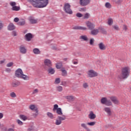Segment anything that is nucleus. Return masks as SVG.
Returning <instances> with one entry per match:
<instances>
[{
	"instance_id": "14",
	"label": "nucleus",
	"mask_w": 131,
	"mask_h": 131,
	"mask_svg": "<svg viewBox=\"0 0 131 131\" xmlns=\"http://www.w3.org/2000/svg\"><path fill=\"white\" fill-rule=\"evenodd\" d=\"M19 51L21 54H26L27 50L25 48V46L21 45L19 47Z\"/></svg>"
},
{
	"instance_id": "30",
	"label": "nucleus",
	"mask_w": 131,
	"mask_h": 131,
	"mask_svg": "<svg viewBox=\"0 0 131 131\" xmlns=\"http://www.w3.org/2000/svg\"><path fill=\"white\" fill-rule=\"evenodd\" d=\"M56 67L57 69H61V68H62V62L56 63Z\"/></svg>"
},
{
	"instance_id": "17",
	"label": "nucleus",
	"mask_w": 131,
	"mask_h": 131,
	"mask_svg": "<svg viewBox=\"0 0 131 131\" xmlns=\"http://www.w3.org/2000/svg\"><path fill=\"white\" fill-rule=\"evenodd\" d=\"M88 117L90 119L94 120L96 118V114H94V112L91 111L90 112V113L89 114Z\"/></svg>"
},
{
	"instance_id": "28",
	"label": "nucleus",
	"mask_w": 131,
	"mask_h": 131,
	"mask_svg": "<svg viewBox=\"0 0 131 131\" xmlns=\"http://www.w3.org/2000/svg\"><path fill=\"white\" fill-rule=\"evenodd\" d=\"M29 109L34 112L35 111V109H37V107H36L35 105L31 104L29 106Z\"/></svg>"
},
{
	"instance_id": "27",
	"label": "nucleus",
	"mask_w": 131,
	"mask_h": 131,
	"mask_svg": "<svg viewBox=\"0 0 131 131\" xmlns=\"http://www.w3.org/2000/svg\"><path fill=\"white\" fill-rule=\"evenodd\" d=\"M47 115L50 119H54V115L52 113L48 112Z\"/></svg>"
},
{
	"instance_id": "64",
	"label": "nucleus",
	"mask_w": 131,
	"mask_h": 131,
	"mask_svg": "<svg viewBox=\"0 0 131 131\" xmlns=\"http://www.w3.org/2000/svg\"><path fill=\"white\" fill-rule=\"evenodd\" d=\"M5 61H6L5 59L0 61V64H4V63H5Z\"/></svg>"
},
{
	"instance_id": "7",
	"label": "nucleus",
	"mask_w": 131,
	"mask_h": 131,
	"mask_svg": "<svg viewBox=\"0 0 131 131\" xmlns=\"http://www.w3.org/2000/svg\"><path fill=\"white\" fill-rule=\"evenodd\" d=\"M92 0H79V3L82 7H86L91 4Z\"/></svg>"
},
{
	"instance_id": "25",
	"label": "nucleus",
	"mask_w": 131,
	"mask_h": 131,
	"mask_svg": "<svg viewBox=\"0 0 131 131\" xmlns=\"http://www.w3.org/2000/svg\"><path fill=\"white\" fill-rule=\"evenodd\" d=\"M104 110L107 113L108 115H111V110L109 107H105Z\"/></svg>"
},
{
	"instance_id": "46",
	"label": "nucleus",
	"mask_w": 131,
	"mask_h": 131,
	"mask_svg": "<svg viewBox=\"0 0 131 131\" xmlns=\"http://www.w3.org/2000/svg\"><path fill=\"white\" fill-rule=\"evenodd\" d=\"M94 41H95V40L94 39V38H91L90 39V43L91 46L94 45Z\"/></svg>"
},
{
	"instance_id": "63",
	"label": "nucleus",
	"mask_w": 131,
	"mask_h": 131,
	"mask_svg": "<svg viewBox=\"0 0 131 131\" xmlns=\"http://www.w3.org/2000/svg\"><path fill=\"white\" fill-rule=\"evenodd\" d=\"M5 90L4 88H2L1 90H0V92L1 93H4L5 92Z\"/></svg>"
},
{
	"instance_id": "49",
	"label": "nucleus",
	"mask_w": 131,
	"mask_h": 131,
	"mask_svg": "<svg viewBox=\"0 0 131 131\" xmlns=\"http://www.w3.org/2000/svg\"><path fill=\"white\" fill-rule=\"evenodd\" d=\"M4 28V23L3 22L0 21V30H2Z\"/></svg>"
},
{
	"instance_id": "12",
	"label": "nucleus",
	"mask_w": 131,
	"mask_h": 131,
	"mask_svg": "<svg viewBox=\"0 0 131 131\" xmlns=\"http://www.w3.org/2000/svg\"><path fill=\"white\" fill-rule=\"evenodd\" d=\"M110 99L111 100L112 102L114 103V104H116V105H118V104H119V101H118V99H117L116 97H111Z\"/></svg>"
},
{
	"instance_id": "43",
	"label": "nucleus",
	"mask_w": 131,
	"mask_h": 131,
	"mask_svg": "<svg viewBox=\"0 0 131 131\" xmlns=\"http://www.w3.org/2000/svg\"><path fill=\"white\" fill-rule=\"evenodd\" d=\"M90 18V13H86L85 14L83 19H89Z\"/></svg>"
},
{
	"instance_id": "60",
	"label": "nucleus",
	"mask_w": 131,
	"mask_h": 131,
	"mask_svg": "<svg viewBox=\"0 0 131 131\" xmlns=\"http://www.w3.org/2000/svg\"><path fill=\"white\" fill-rule=\"evenodd\" d=\"M28 131H36V129H35L34 128H29L28 129Z\"/></svg>"
},
{
	"instance_id": "45",
	"label": "nucleus",
	"mask_w": 131,
	"mask_h": 131,
	"mask_svg": "<svg viewBox=\"0 0 131 131\" xmlns=\"http://www.w3.org/2000/svg\"><path fill=\"white\" fill-rule=\"evenodd\" d=\"M61 85H63L64 86H66V85H67V82L65 81H61Z\"/></svg>"
},
{
	"instance_id": "31",
	"label": "nucleus",
	"mask_w": 131,
	"mask_h": 131,
	"mask_svg": "<svg viewBox=\"0 0 131 131\" xmlns=\"http://www.w3.org/2000/svg\"><path fill=\"white\" fill-rule=\"evenodd\" d=\"M106 102H107V98L105 97H103L101 99V102L103 105H105Z\"/></svg>"
},
{
	"instance_id": "38",
	"label": "nucleus",
	"mask_w": 131,
	"mask_h": 131,
	"mask_svg": "<svg viewBox=\"0 0 131 131\" xmlns=\"http://www.w3.org/2000/svg\"><path fill=\"white\" fill-rule=\"evenodd\" d=\"M34 112H35V113L33 114V116L35 118L37 115H38V110L37 109H35Z\"/></svg>"
},
{
	"instance_id": "39",
	"label": "nucleus",
	"mask_w": 131,
	"mask_h": 131,
	"mask_svg": "<svg viewBox=\"0 0 131 131\" xmlns=\"http://www.w3.org/2000/svg\"><path fill=\"white\" fill-rule=\"evenodd\" d=\"M58 108H59V105H58V104H54L53 111L55 112L57 111Z\"/></svg>"
},
{
	"instance_id": "29",
	"label": "nucleus",
	"mask_w": 131,
	"mask_h": 131,
	"mask_svg": "<svg viewBox=\"0 0 131 131\" xmlns=\"http://www.w3.org/2000/svg\"><path fill=\"white\" fill-rule=\"evenodd\" d=\"M17 25L19 26H23V25H25V20L22 19V21H19L17 23Z\"/></svg>"
},
{
	"instance_id": "9",
	"label": "nucleus",
	"mask_w": 131,
	"mask_h": 131,
	"mask_svg": "<svg viewBox=\"0 0 131 131\" xmlns=\"http://www.w3.org/2000/svg\"><path fill=\"white\" fill-rule=\"evenodd\" d=\"M45 70L47 71L48 74H51V75H53V74H55V69L53 68L52 67L47 68V69H45Z\"/></svg>"
},
{
	"instance_id": "13",
	"label": "nucleus",
	"mask_w": 131,
	"mask_h": 131,
	"mask_svg": "<svg viewBox=\"0 0 131 131\" xmlns=\"http://www.w3.org/2000/svg\"><path fill=\"white\" fill-rule=\"evenodd\" d=\"M28 20L31 24H36V23H37V19H34V17H33V16H31L29 17Z\"/></svg>"
},
{
	"instance_id": "52",
	"label": "nucleus",
	"mask_w": 131,
	"mask_h": 131,
	"mask_svg": "<svg viewBox=\"0 0 131 131\" xmlns=\"http://www.w3.org/2000/svg\"><path fill=\"white\" fill-rule=\"evenodd\" d=\"M17 122L19 125H23V122L21 121L20 120H17Z\"/></svg>"
},
{
	"instance_id": "47",
	"label": "nucleus",
	"mask_w": 131,
	"mask_h": 131,
	"mask_svg": "<svg viewBox=\"0 0 131 131\" xmlns=\"http://www.w3.org/2000/svg\"><path fill=\"white\" fill-rule=\"evenodd\" d=\"M10 5L12 7H15V6H16V2H10Z\"/></svg>"
},
{
	"instance_id": "40",
	"label": "nucleus",
	"mask_w": 131,
	"mask_h": 131,
	"mask_svg": "<svg viewBox=\"0 0 131 131\" xmlns=\"http://www.w3.org/2000/svg\"><path fill=\"white\" fill-rule=\"evenodd\" d=\"M87 124L88 125H90V126H94L96 124V122H88Z\"/></svg>"
},
{
	"instance_id": "48",
	"label": "nucleus",
	"mask_w": 131,
	"mask_h": 131,
	"mask_svg": "<svg viewBox=\"0 0 131 131\" xmlns=\"http://www.w3.org/2000/svg\"><path fill=\"white\" fill-rule=\"evenodd\" d=\"M13 64V62H9L7 64V67H12Z\"/></svg>"
},
{
	"instance_id": "36",
	"label": "nucleus",
	"mask_w": 131,
	"mask_h": 131,
	"mask_svg": "<svg viewBox=\"0 0 131 131\" xmlns=\"http://www.w3.org/2000/svg\"><path fill=\"white\" fill-rule=\"evenodd\" d=\"M19 118H20V119H22L23 120H24V121H25L27 119V117H26L24 115H19Z\"/></svg>"
},
{
	"instance_id": "2",
	"label": "nucleus",
	"mask_w": 131,
	"mask_h": 131,
	"mask_svg": "<svg viewBox=\"0 0 131 131\" xmlns=\"http://www.w3.org/2000/svg\"><path fill=\"white\" fill-rule=\"evenodd\" d=\"M56 113L58 115H61L57 116V118L55 121V124L56 125H60L62 123V121L66 120V116L63 115V113L62 112V108L59 107L56 111Z\"/></svg>"
},
{
	"instance_id": "5",
	"label": "nucleus",
	"mask_w": 131,
	"mask_h": 131,
	"mask_svg": "<svg viewBox=\"0 0 131 131\" xmlns=\"http://www.w3.org/2000/svg\"><path fill=\"white\" fill-rule=\"evenodd\" d=\"M63 11L66 14H69V15H72L73 14V11L71 9V5L69 3H66L64 5Z\"/></svg>"
},
{
	"instance_id": "16",
	"label": "nucleus",
	"mask_w": 131,
	"mask_h": 131,
	"mask_svg": "<svg viewBox=\"0 0 131 131\" xmlns=\"http://www.w3.org/2000/svg\"><path fill=\"white\" fill-rule=\"evenodd\" d=\"M21 83L19 81H13L11 83V86L12 88H17V86H19Z\"/></svg>"
},
{
	"instance_id": "56",
	"label": "nucleus",
	"mask_w": 131,
	"mask_h": 131,
	"mask_svg": "<svg viewBox=\"0 0 131 131\" xmlns=\"http://www.w3.org/2000/svg\"><path fill=\"white\" fill-rule=\"evenodd\" d=\"M123 0H116V4H121Z\"/></svg>"
},
{
	"instance_id": "55",
	"label": "nucleus",
	"mask_w": 131,
	"mask_h": 131,
	"mask_svg": "<svg viewBox=\"0 0 131 131\" xmlns=\"http://www.w3.org/2000/svg\"><path fill=\"white\" fill-rule=\"evenodd\" d=\"M12 35H13V36H17V33L16 32V31H12Z\"/></svg>"
},
{
	"instance_id": "35",
	"label": "nucleus",
	"mask_w": 131,
	"mask_h": 131,
	"mask_svg": "<svg viewBox=\"0 0 131 131\" xmlns=\"http://www.w3.org/2000/svg\"><path fill=\"white\" fill-rule=\"evenodd\" d=\"M106 106H112V102L110 100H107L106 102H105Z\"/></svg>"
},
{
	"instance_id": "18",
	"label": "nucleus",
	"mask_w": 131,
	"mask_h": 131,
	"mask_svg": "<svg viewBox=\"0 0 131 131\" xmlns=\"http://www.w3.org/2000/svg\"><path fill=\"white\" fill-rule=\"evenodd\" d=\"M99 48L100 50H101V51H104V50H106V46L103 43V42H101L98 45Z\"/></svg>"
},
{
	"instance_id": "24",
	"label": "nucleus",
	"mask_w": 131,
	"mask_h": 131,
	"mask_svg": "<svg viewBox=\"0 0 131 131\" xmlns=\"http://www.w3.org/2000/svg\"><path fill=\"white\" fill-rule=\"evenodd\" d=\"M80 39H83L84 41H88L89 40V38L86 35H82L80 36Z\"/></svg>"
},
{
	"instance_id": "15",
	"label": "nucleus",
	"mask_w": 131,
	"mask_h": 131,
	"mask_svg": "<svg viewBox=\"0 0 131 131\" xmlns=\"http://www.w3.org/2000/svg\"><path fill=\"white\" fill-rule=\"evenodd\" d=\"M74 30H86V27H79V26H75L73 28Z\"/></svg>"
},
{
	"instance_id": "6",
	"label": "nucleus",
	"mask_w": 131,
	"mask_h": 131,
	"mask_svg": "<svg viewBox=\"0 0 131 131\" xmlns=\"http://www.w3.org/2000/svg\"><path fill=\"white\" fill-rule=\"evenodd\" d=\"M53 64L52 61L50 59H46L44 60V69H47L50 67H52Z\"/></svg>"
},
{
	"instance_id": "42",
	"label": "nucleus",
	"mask_w": 131,
	"mask_h": 131,
	"mask_svg": "<svg viewBox=\"0 0 131 131\" xmlns=\"http://www.w3.org/2000/svg\"><path fill=\"white\" fill-rule=\"evenodd\" d=\"M60 81H61V80H60V78H57L55 79V83L56 84H59V83H60Z\"/></svg>"
},
{
	"instance_id": "62",
	"label": "nucleus",
	"mask_w": 131,
	"mask_h": 131,
	"mask_svg": "<svg viewBox=\"0 0 131 131\" xmlns=\"http://www.w3.org/2000/svg\"><path fill=\"white\" fill-rule=\"evenodd\" d=\"M5 71L8 73H10V72H11V69L7 68L6 69Z\"/></svg>"
},
{
	"instance_id": "34",
	"label": "nucleus",
	"mask_w": 131,
	"mask_h": 131,
	"mask_svg": "<svg viewBox=\"0 0 131 131\" xmlns=\"http://www.w3.org/2000/svg\"><path fill=\"white\" fill-rule=\"evenodd\" d=\"M107 24L110 25V26H111V25L113 24V19H112V18H108Z\"/></svg>"
},
{
	"instance_id": "57",
	"label": "nucleus",
	"mask_w": 131,
	"mask_h": 131,
	"mask_svg": "<svg viewBox=\"0 0 131 131\" xmlns=\"http://www.w3.org/2000/svg\"><path fill=\"white\" fill-rule=\"evenodd\" d=\"M38 93V89H35L34 91L33 92L32 94L33 95H34V94H36Z\"/></svg>"
},
{
	"instance_id": "4",
	"label": "nucleus",
	"mask_w": 131,
	"mask_h": 131,
	"mask_svg": "<svg viewBox=\"0 0 131 131\" xmlns=\"http://www.w3.org/2000/svg\"><path fill=\"white\" fill-rule=\"evenodd\" d=\"M15 75L18 78H23L24 80H29V77L24 75L21 69H18L15 71Z\"/></svg>"
},
{
	"instance_id": "23",
	"label": "nucleus",
	"mask_w": 131,
	"mask_h": 131,
	"mask_svg": "<svg viewBox=\"0 0 131 131\" xmlns=\"http://www.w3.org/2000/svg\"><path fill=\"white\" fill-rule=\"evenodd\" d=\"M33 52L35 55H39L40 54V51L37 48H35L33 50Z\"/></svg>"
},
{
	"instance_id": "41",
	"label": "nucleus",
	"mask_w": 131,
	"mask_h": 131,
	"mask_svg": "<svg viewBox=\"0 0 131 131\" xmlns=\"http://www.w3.org/2000/svg\"><path fill=\"white\" fill-rule=\"evenodd\" d=\"M56 89L58 92H62L63 91V88L61 86H57Z\"/></svg>"
},
{
	"instance_id": "59",
	"label": "nucleus",
	"mask_w": 131,
	"mask_h": 131,
	"mask_svg": "<svg viewBox=\"0 0 131 131\" xmlns=\"http://www.w3.org/2000/svg\"><path fill=\"white\" fill-rule=\"evenodd\" d=\"M123 29L124 30H127V26H126V25H124L123 26Z\"/></svg>"
},
{
	"instance_id": "3",
	"label": "nucleus",
	"mask_w": 131,
	"mask_h": 131,
	"mask_svg": "<svg viewBox=\"0 0 131 131\" xmlns=\"http://www.w3.org/2000/svg\"><path fill=\"white\" fill-rule=\"evenodd\" d=\"M130 70L128 67H124L122 69L121 75L118 76L119 79H125L129 76Z\"/></svg>"
},
{
	"instance_id": "54",
	"label": "nucleus",
	"mask_w": 131,
	"mask_h": 131,
	"mask_svg": "<svg viewBox=\"0 0 131 131\" xmlns=\"http://www.w3.org/2000/svg\"><path fill=\"white\" fill-rule=\"evenodd\" d=\"M113 28L115 29V30H119V28L118 27V26L115 25L113 26Z\"/></svg>"
},
{
	"instance_id": "33",
	"label": "nucleus",
	"mask_w": 131,
	"mask_h": 131,
	"mask_svg": "<svg viewBox=\"0 0 131 131\" xmlns=\"http://www.w3.org/2000/svg\"><path fill=\"white\" fill-rule=\"evenodd\" d=\"M66 99L69 101H73L74 100V97L73 96H67Z\"/></svg>"
},
{
	"instance_id": "10",
	"label": "nucleus",
	"mask_w": 131,
	"mask_h": 131,
	"mask_svg": "<svg viewBox=\"0 0 131 131\" xmlns=\"http://www.w3.org/2000/svg\"><path fill=\"white\" fill-rule=\"evenodd\" d=\"M25 38L27 41H30L33 38V35L30 33H27L25 35Z\"/></svg>"
},
{
	"instance_id": "8",
	"label": "nucleus",
	"mask_w": 131,
	"mask_h": 131,
	"mask_svg": "<svg viewBox=\"0 0 131 131\" xmlns=\"http://www.w3.org/2000/svg\"><path fill=\"white\" fill-rule=\"evenodd\" d=\"M88 74L89 77H96V76H98V73L93 70L88 71Z\"/></svg>"
},
{
	"instance_id": "21",
	"label": "nucleus",
	"mask_w": 131,
	"mask_h": 131,
	"mask_svg": "<svg viewBox=\"0 0 131 131\" xmlns=\"http://www.w3.org/2000/svg\"><path fill=\"white\" fill-rule=\"evenodd\" d=\"M98 30H99L100 32L103 34H107V31H106V30H105L103 27H100L98 28Z\"/></svg>"
},
{
	"instance_id": "22",
	"label": "nucleus",
	"mask_w": 131,
	"mask_h": 131,
	"mask_svg": "<svg viewBox=\"0 0 131 131\" xmlns=\"http://www.w3.org/2000/svg\"><path fill=\"white\" fill-rule=\"evenodd\" d=\"M99 33V30L94 29L91 31V34L92 35H97Z\"/></svg>"
},
{
	"instance_id": "20",
	"label": "nucleus",
	"mask_w": 131,
	"mask_h": 131,
	"mask_svg": "<svg viewBox=\"0 0 131 131\" xmlns=\"http://www.w3.org/2000/svg\"><path fill=\"white\" fill-rule=\"evenodd\" d=\"M15 27L13 23H10L8 26V30L12 31L15 29Z\"/></svg>"
},
{
	"instance_id": "1",
	"label": "nucleus",
	"mask_w": 131,
	"mask_h": 131,
	"mask_svg": "<svg viewBox=\"0 0 131 131\" xmlns=\"http://www.w3.org/2000/svg\"><path fill=\"white\" fill-rule=\"evenodd\" d=\"M28 2L36 9L46 8L49 4V0H28Z\"/></svg>"
},
{
	"instance_id": "51",
	"label": "nucleus",
	"mask_w": 131,
	"mask_h": 131,
	"mask_svg": "<svg viewBox=\"0 0 131 131\" xmlns=\"http://www.w3.org/2000/svg\"><path fill=\"white\" fill-rule=\"evenodd\" d=\"M76 16L78 17V18H81L82 14L80 13H78L76 14Z\"/></svg>"
},
{
	"instance_id": "58",
	"label": "nucleus",
	"mask_w": 131,
	"mask_h": 131,
	"mask_svg": "<svg viewBox=\"0 0 131 131\" xmlns=\"http://www.w3.org/2000/svg\"><path fill=\"white\" fill-rule=\"evenodd\" d=\"M80 12H85L86 11V9L85 8H80L79 9Z\"/></svg>"
},
{
	"instance_id": "61",
	"label": "nucleus",
	"mask_w": 131,
	"mask_h": 131,
	"mask_svg": "<svg viewBox=\"0 0 131 131\" xmlns=\"http://www.w3.org/2000/svg\"><path fill=\"white\" fill-rule=\"evenodd\" d=\"M14 21L15 22H16V23L19 22V18H18V17H15V18H14Z\"/></svg>"
},
{
	"instance_id": "11",
	"label": "nucleus",
	"mask_w": 131,
	"mask_h": 131,
	"mask_svg": "<svg viewBox=\"0 0 131 131\" xmlns=\"http://www.w3.org/2000/svg\"><path fill=\"white\" fill-rule=\"evenodd\" d=\"M86 25L90 30H93L95 29V25L89 21L86 22Z\"/></svg>"
},
{
	"instance_id": "37",
	"label": "nucleus",
	"mask_w": 131,
	"mask_h": 131,
	"mask_svg": "<svg viewBox=\"0 0 131 131\" xmlns=\"http://www.w3.org/2000/svg\"><path fill=\"white\" fill-rule=\"evenodd\" d=\"M105 6L107 9H111V4L109 2L106 3Z\"/></svg>"
},
{
	"instance_id": "19",
	"label": "nucleus",
	"mask_w": 131,
	"mask_h": 131,
	"mask_svg": "<svg viewBox=\"0 0 131 131\" xmlns=\"http://www.w3.org/2000/svg\"><path fill=\"white\" fill-rule=\"evenodd\" d=\"M51 49L52 50H53V51H61V49L59 48L58 45L56 44L52 45Z\"/></svg>"
},
{
	"instance_id": "32",
	"label": "nucleus",
	"mask_w": 131,
	"mask_h": 131,
	"mask_svg": "<svg viewBox=\"0 0 131 131\" xmlns=\"http://www.w3.org/2000/svg\"><path fill=\"white\" fill-rule=\"evenodd\" d=\"M62 73H61V75L62 76H67V71L65 70H61Z\"/></svg>"
},
{
	"instance_id": "44",
	"label": "nucleus",
	"mask_w": 131,
	"mask_h": 131,
	"mask_svg": "<svg viewBox=\"0 0 131 131\" xmlns=\"http://www.w3.org/2000/svg\"><path fill=\"white\" fill-rule=\"evenodd\" d=\"M10 97H11V98H16V97H17V95H16L15 92H12L11 93H10Z\"/></svg>"
},
{
	"instance_id": "50",
	"label": "nucleus",
	"mask_w": 131,
	"mask_h": 131,
	"mask_svg": "<svg viewBox=\"0 0 131 131\" xmlns=\"http://www.w3.org/2000/svg\"><path fill=\"white\" fill-rule=\"evenodd\" d=\"M81 127H83L84 129L86 128V127H88L86 126V124H85V123L81 124Z\"/></svg>"
},
{
	"instance_id": "26",
	"label": "nucleus",
	"mask_w": 131,
	"mask_h": 131,
	"mask_svg": "<svg viewBox=\"0 0 131 131\" xmlns=\"http://www.w3.org/2000/svg\"><path fill=\"white\" fill-rule=\"evenodd\" d=\"M12 11H20V7L19 6H13V7H12L11 8Z\"/></svg>"
},
{
	"instance_id": "53",
	"label": "nucleus",
	"mask_w": 131,
	"mask_h": 131,
	"mask_svg": "<svg viewBox=\"0 0 131 131\" xmlns=\"http://www.w3.org/2000/svg\"><path fill=\"white\" fill-rule=\"evenodd\" d=\"M83 86L84 89H87L88 88H89V85H88L87 83H85L83 84Z\"/></svg>"
}]
</instances>
